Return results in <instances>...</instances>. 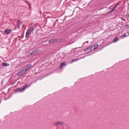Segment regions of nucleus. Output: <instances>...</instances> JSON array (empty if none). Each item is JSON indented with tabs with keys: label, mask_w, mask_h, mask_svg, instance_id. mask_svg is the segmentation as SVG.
Listing matches in <instances>:
<instances>
[{
	"label": "nucleus",
	"mask_w": 129,
	"mask_h": 129,
	"mask_svg": "<svg viewBox=\"0 0 129 129\" xmlns=\"http://www.w3.org/2000/svg\"><path fill=\"white\" fill-rule=\"evenodd\" d=\"M63 124H64V122L60 121H55L53 123L54 126H59V125H63Z\"/></svg>",
	"instance_id": "3"
},
{
	"label": "nucleus",
	"mask_w": 129,
	"mask_h": 129,
	"mask_svg": "<svg viewBox=\"0 0 129 129\" xmlns=\"http://www.w3.org/2000/svg\"><path fill=\"white\" fill-rule=\"evenodd\" d=\"M76 61H78V59H72V62H75Z\"/></svg>",
	"instance_id": "16"
},
{
	"label": "nucleus",
	"mask_w": 129,
	"mask_h": 129,
	"mask_svg": "<svg viewBox=\"0 0 129 129\" xmlns=\"http://www.w3.org/2000/svg\"><path fill=\"white\" fill-rule=\"evenodd\" d=\"M12 32H13L12 29H7L5 30V33H12Z\"/></svg>",
	"instance_id": "10"
},
{
	"label": "nucleus",
	"mask_w": 129,
	"mask_h": 129,
	"mask_svg": "<svg viewBox=\"0 0 129 129\" xmlns=\"http://www.w3.org/2000/svg\"><path fill=\"white\" fill-rule=\"evenodd\" d=\"M21 26H22V22L19 21H18L17 26L16 27V28L20 29V27H21Z\"/></svg>",
	"instance_id": "8"
},
{
	"label": "nucleus",
	"mask_w": 129,
	"mask_h": 129,
	"mask_svg": "<svg viewBox=\"0 0 129 129\" xmlns=\"http://www.w3.org/2000/svg\"><path fill=\"white\" fill-rule=\"evenodd\" d=\"M26 72L25 69H22L17 74V76H21L22 75H24V74H25Z\"/></svg>",
	"instance_id": "4"
},
{
	"label": "nucleus",
	"mask_w": 129,
	"mask_h": 129,
	"mask_svg": "<svg viewBox=\"0 0 129 129\" xmlns=\"http://www.w3.org/2000/svg\"><path fill=\"white\" fill-rule=\"evenodd\" d=\"M27 87H28V85H26L25 86H24L23 88H18L17 89L15 90V92H22L23 91H24V90H25V89H26V88H27Z\"/></svg>",
	"instance_id": "2"
},
{
	"label": "nucleus",
	"mask_w": 129,
	"mask_h": 129,
	"mask_svg": "<svg viewBox=\"0 0 129 129\" xmlns=\"http://www.w3.org/2000/svg\"><path fill=\"white\" fill-rule=\"evenodd\" d=\"M97 47H98V44H94L86 49V51L87 52H91V51H93Z\"/></svg>",
	"instance_id": "1"
},
{
	"label": "nucleus",
	"mask_w": 129,
	"mask_h": 129,
	"mask_svg": "<svg viewBox=\"0 0 129 129\" xmlns=\"http://www.w3.org/2000/svg\"><path fill=\"white\" fill-rule=\"evenodd\" d=\"M118 5H119V2L116 4L115 7L117 8V6H118Z\"/></svg>",
	"instance_id": "18"
},
{
	"label": "nucleus",
	"mask_w": 129,
	"mask_h": 129,
	"mask_svg": "<svg viewBox=\"0 0 129 129\" xmlns=\"http://www.w3.org/2000/svg\"><path fill=\"white\" fill-rule=\"evenodd\" d=\"M126 27H127V28H129V25H126Z\"/></svg>",
	"instance_id": "19"
},
{
	"label": "nucleus",
	"mask_w": 129,
	"mask_h": 129,
	"mask_svg": "<svg viewBox=\"0 0 129 129\" xmlns=\"http://www.w3.org/2000/svg\"><path fill=\"white\" fill-rule=\"evenodd\" d=\"M34 31V28L31 27L27 31L26 33H32Z\"/></svg>",
	"instance_id": "9"
},
{
	"label": "nucleus",
	"mask_w": 129,
	"mask_h": 129,
	"mask_svg": "<svg viewBox=\"0 0 129 129\" xmlns=\"http://www.w3.org/2000/svg\"><path fill=\"white\" fill-rule=\"evenodd\" d=\"M30 33H26L25 35L26 38H29V36H30Z\"/></svg>",
	"instance_id": "15"
},
{
	"label": "nucleus",
	"mask_w": 129,
	"mask_h": 129,
	"mask_svg": "<svg viewBox=\"0 0 129 129\" xmlns=\"http://www.w3.org/2000/svg\"><path fill=\"white\" fill-rule=\"evenodd\" d=\"M129 33H127V35H126L125 33L123 34V35L121 36V38H125L127 36H128Z\"/></svg>",
	"instance_id": "14"
},
{
	"label": "nucleus",
	"mask_w": 129,
	"mask_h": 129,
	"mask_svg": "<svg viewBox=\"0 0 129 129\" xmlns=\"http://www.w3.org/2000/svg\"><path fill=\"white\" fill-rule=\"evenodd\" d=\"M2 66L7 67L8 66H10V64L6 63V62H3V63H2Z\"/></svg>",
	"instance_id": "11"
},
{
	"label": "nucleus",
	"mask_w": 129,
	"mask_h": 129,
	"mask_svg": "<svg viewBox=\"0 0 129 129\" xmlns=\"http://www.w3.org/2000/svg\"><path fill=\"white\" fill-rule=\"evenodd\" d=\"M32 67V64H29L24 67V70L27 72L30 68Z\"/></svg>",
	"instance_id": "5"
},
{
	"label": "nucleus",
	"mask_w": 129,
	"mask_h": 129,
	"mask_svg": "<svg viewBox=\"0 0 129 129\" xmlns=\"http://www.w3.org/2000/svg\"><path fill=\"white\" fill-rule=\"evenodd\" d=\"M57 42V39H52L49 41V44H54Z\"/></svg>",
	"instance_id": "6"
},
{
	"label": "nucleus",
	"mask_w": 129,
	"mask_h": 129,
	"mask_svg": "<svg viewBox=\"0 0 129 129\" xmlns=\"http://www.w3.org/2000/svg\"><path fill=\"white\" fill-rule=\"evenodd\" d=\"M38 52V49H36L30 53V55H35V54H37Z\"/></svg>",
	"instance_id": "7"
},
{
	"label": "nucleus",
	"mask_w": 129,
	"mask_h": 129,
	"mask_svg": "<svg viewBox=\"0 0 129 129\" xmlns=\"http://www.w3.org/2000/svg\"><path fill=\"white\" fill-rule=\"evenodd\" d=\"M118 41V38L117 37H115L113 40V43H116V42Z\"/></svg>",
	"instance_id": "13"
},
{
	"label": "nucleus",
	"mask_w": 129,
	"mask_h": 129,
	"mask_svg": "<svg viewBox=\"0 0 129 129\" xmlns=\"http://www.w3.org/2000/svg\"><path fill=\"white\" fill-rule=\"evenodd\" d=\"M116 8V7L115 6V7L112 9V12H113V11L115 10Z\"/></svg>",
	"instance_id": "17"
},
{
	"label": "nucleus",
	"mask_w": 129,
	"mask_h": 129,
	"mask_svg": "<svg viewBox=\"0 0 129 129\" xmlns=\"http://www.w3.org/2000/svg\"><path fill=\"white\" fill-rule=\"evenodd\" d=\"M63 66H66V63L65 62H62L60 64V66H59L60 69H61L62 67H63Z\"/></svg>",
	"instance_id": "12"
}]
</instances>
